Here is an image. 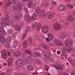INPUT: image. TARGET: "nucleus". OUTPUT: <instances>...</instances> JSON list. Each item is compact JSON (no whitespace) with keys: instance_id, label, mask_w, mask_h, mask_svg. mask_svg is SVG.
Masks as SVG:
<instances>
[{"instance_id":"f257e3e1","label":"nucleus","mask_w":75,"mask_h":75,"mask_svg":"<svg viewBox=\"0 0 75 75\" xmlns=\"http://www.w3.org/2000/svg\"><path fill=\"white\" fill-rule=\"evenodd\" d=\"M12 25L14 27H15V29L18 31H20L21 27H20V26L18 23L17 21L16 20L14 19L13 20L12 22Z\"/></svg>"},{"instance_id":"f03ea898","label":"nucleus","mask_w":75,"mask_h":75,"mask_svg":"<svg viewBox=\"0 0 75 75\" xmlns=\"http://www.w3.org/2000/svg\"><path fill=\"white\" fill-rule=\"evenodd\" d=\"M73 42H74L73 41H72V40L71 39L68 38L67 40H66L64 44L66 46L70 47V46H71V45L73 44Z\"/></svg>"},{"instance_id":"7ed1b4c3","label":"nucleus","mask_w":75,"mask_h":75,"mask_svg":"<svg viewBox=\"0 0 75 75\" xmlns=\"http://www.w3.org/2000/svg\"><path fill=\"white\" fill-rule=\"evenodd\" d=\"M1 24H2L3 26L7 25V24H10L11 22L7 20L6 21V19L4 18L2 19H1Z\"/></svg>"},{"instance_id":"20e7f679","label":"nucleus","mask_w":75,"mask_h":75,"mask_svg":"<svg viewBox=\"0 0 75 75\" xmlns=\"http://www.w3.org/2000/svg\"><path fill=\"white\" fill-rule=\"evenodd\" d=\"M63 49L64 51H67L68 53H71V52H72L74 51V49L73 48L68 46L64 47Z\"/></svg>"},{"instance_id":"39448f33","label":"nucleus","mask_w":75,"mask_h":75,"mask_svg":"<svg viewBox=\"0 0 75 75\" xmlns=\"http://www.w3.org/2000/svg\"><path fill=\"white\" fill-rule=\"evenodd\" d=\"M23 5L21 4H19L18 5H17V7L15 5H14L13 6V9L14 10L18 9L20 11L22 10V6Z\"/></svg>"},{"instance_id":"423d86ee","label":"nucleus","mask_w":75,"mask_h":75,"mask_svg":"<svg viewBox=\"0 0 75 75\" xmlns=\"http://www.w3.org/2000/svg\"><path fill=\"white\" fill-rule=\"evenodd\" d=\"M16 64L17 66L21 67L24 65V61L21 59H18L16 61Z\"/></svg>"},{"instance_id":"0eeeda50","label":"nucleus","mask_w":75,"mask_h":75,"mask_svg":"<svg viewBox=\"0 0 75 75\" xmlns=\"http://www.w3.org/2000/svg\"><path fill=\"white\" fill-rule=\"evenodd\" d=\"M14 16L16 18L18 19H20V18H21L22 17L23 15L22 14V13L21 12H16L15 13Z\"/></svg>"},{"instance_id":"6e6552de","label":"nucleus","mask_w":75,"mask_h":75,"mask_svg":"<svg viewBox=\"0 0 75 75\" xmlns=\"http://www.w3.org/2000/svg\"><path fill=\"white\" fill-rule=\"evenodd\" d=\"M24 61L25 62L27 63H31L33 61V59L31 56H28L25 58Z\"/></svg>"},{"instance_id":"1a4fd4ad","label":"nucleus","mask_w":75,"mask_h":75,"mask_svg":"<svg viewBox=\"0 0 75 75\" xmlns=\"http://www.w3.org/2000/svg\"><path fill=\"white\" fill-rule=\"evenodd\" d=\"M42 31L44 33H47L48 32V27L47 26L44 25L42 27Z\"/></svg>"},{"instance_id":"9d476101","label":"nucleus","mask_w":75,"mask_h":75,"mask_svg":"<svg viewBox=\"0 0 75 75\" xmlns=\"http://www.w3.org/2000/svg\"><path fill=\"white\" fill-rule=\"evenodd\" d=\"M54 42L56 45H64V43H63L62 41L61 40H58L57 39H55Z\"/></svg>"},{"instance_id":"9b49d317","label":"nucleus","mask_w":75,"mask_h":75,"mask_svg":"<svg viewBox=\"0 0 75 75\" xmlns=\"http://www.w3.org/2000/svg\"><path fill=\"white\" fill-rule=\"evenodd\" d=\"M62 27L61 25L58 23L55 24L54 25V29L55 30H59L60 28H61Z\"/></svg>"},{"instance_id":"f8f14e48","label":"nucleus","mask_w":75,"mask_h":75,"mask_svg":"<svg viewBox=\"0 0 75 75\" xmlns=\"http://www.w3.org/2000/svg\"><path fill=\"white\" fill-rule=\"evenodd\" d=\"M21 53L19 51H16L13 54L15 57H20L21 56Z\"/></svg>"},{"instance_id":"ddd939ff","label":"nucleus","mask_w":75,"mask_h":75,"mask_svg":"<svg viewBox=\"0 0 75 75\" xmlns=\"http://www.w3.org/2000/svg\"><path fill=\"white\" fill-rule=\"evenodd\" d=\"M67 36V34L66 33H60L59 35V37L60 39H63L64 38Z\"/></svg>"},{"instance_id":"4468645a","label":"nucleus","mask_w":75,"mask_h":75,"mask_svg":"<svg viewBox=\"0 0 75 75\" xmlns=\"http://www.w3.org/2000/svg\"><path fill=\"white\" fill-rule=\"evenodd\" d=\"M27 70L30 71H32L34 70V68L31 65H28L27 67Z\"/></svg>"},{"instance_id":"2eb2a0df","label":"nucleus","mask_w":75,"mask_h":75,"mask_svg":"<svg viewBox=\"0 0 75 75\" xmlns=\"http://www.w3.org/2000/svg\"><path fill=\"white\" fill-rule=\"evenodd\" d=\"M54 68L57 69H59V70H61L62 69V66L60 64H57L56 66H54Z\"/></svg>"},{"instance_id":"dca6fc26","label":"nucleus","mask_w":75,"mask_h":75,"mask_svg":"<svg viewBox=\"0 0 75 75\" xmlns=\"http://www.w3.org/2000/svg\"><path fill=\"white\" fill-rule=\"evenodd\" d=\"M2 56L4 58H7V53L5 51H3L2 52Z\"/></svg>"},{"instance_id":"f3484780","label":"nucleus","mask_w":75,"mask_h":75,"mask_svg":"<svg viewBox=\"0 0 75 75\" xmlns=\"http://www.w3.org/2000/svg\"><path fill=\"white\" fill-rule=\"evenodd\" d=\"M45 12H46V10H45V9H42L41 10L40 14V16L41 17L43 16H44V13Z\"/></svg>"},{"instance_id":"a211bd4d","label":"nucleus","mask_w":75,"mask_h":75,"mask_svg":"<svg viewBox=\"0 0 75 75\" xmlns=\"http://www.w3.org/2000/svg\"><path fill=\"white\" fill-rule=\"evenodd\" d=\"M54 16V14L51 12H50L48 16V19H49V20H51V19L53 18Z\"/></svg>"},{"instance_id":"6ab92c4d","label":"nucleus","mask_w":75,"mask_h":75,"mask_svg":"<svg viewBox=\"0 0 75 75\" xmlns=\"http://www.w3.org/2000/svg\"><path fill=\"white\" fill-rule=\"evenodd\" d=\"M25 18L28 22L31 21V19H30V16L26 14L25 16Z\"/></svg>"},{"instance_id":"aec40b11","label":"nucleus","mask_w":75,"mask_h":75,"mask_svg":"<svg viewBox=\"0 0 75 75\" xmlns=\"http://www.w3.org/2000/svg\"><path fill=\"white\" fill-rule=\"evenodd\" d=\"M18 44V42L16 41H14L12 45V47L13 48H16V46H17V45Z\"/></svg>"},{"instance_id":"412c9836","label":"nucleus","mask_w":75,"mask_h":75,"mask_svg":"<svg viewBox=\"0 0 75 75\" xmlns=\"http://www.w3.org/2000/svg\"><path fill=\"white\" fill-rule=\"evenodd\" d=\"M8 66H11L13 64V59L11 58H9L8 62Z\"/></svg>"},{"instance_id":"4be33fe9","label":"nucleus","mask_w":75,"mask_h":75,"mask_svg":"<svg viewBox=\"0 0 75 75\" xmlns=\"http://www.w3.org/2000/svg\"><path fill=\"white\" fill-rule=\"evenodd\" d=\"M47 36L49 40H53V38H54V36H53V35H52V34L49 33L48 34Z\"/></svg>"},{"instance_id":"5701e85b","label":"nucleus","mask_w":75,"mask_h":75,"mask_svg":"<svg viewBox=\"0 0 75 75\" xmlns=\"http://www.w3.org/2000/svg\"><path fill=\"white\" fill-rule=\"evenodd\" d=\"M5 4H6L7 6H9L11 4V1L10 0H6L5 1Z\"/></svg>"},{"instance_id":"b1692460","label":"nucleus","mask_w":75,"mask_h":75,"mask_svg":"<svg viewBox=\"0 0 75 75\" xmlns=\"http://www.w3.org/2000/svg\"><path fill=\"white\" fill-rule=\"evenodd\" d=\"M37 25H38V23L37 22H34L33 23L32 28H35Z\"/></svg>"},{"instance_id":"393cba45","label":"nucleus","mask_w":75,"mask_h":75,"mask_svg":"<svg viewBox=\"0 0 75 75\" xmlns=\"http://www.w3.org/2000/svg\"><path fill=\"white\" fill-rule=\"evenodd\" d=\"M47 59H49L50 62H51V63H52L54 62V59L53 58H50V57H47Z\"/></svg>"},{"instance_id":"a878e982","label":"nucleus","mask_w":75,"mask_h":75,"mask_svg":"<svg viewBox=\"0 0 75 75\" xmlns=\"http://www.w3.org/2000/svg\"><path fill=\"white\" fill-rule=\"evenodd\" d=\"M28 5L30 8L32 7V1L29 0L28 1Z\"/></svg>"},{"instance_id":"bb28decb","label":"nucleus","mask_w":75,"mask_h":75,"mask_svg":"<svg viewBox=\"0 0 75 75\" xmlns=\"http://www.w3.org/2000/svg\"><path fill=\"white\" fill-rule=\"evenodd\" d=\"M37 18V15L35 13H34L32 17V20H35Z\"/></svg>"},{"instance_id":"cd10ccee","label":"nucleus","mask_w":75,"mask_h":75,"mask_svg":"<svg viewBox=\"0 0 75 75\" xmlns=\"http://www.w3.org/2000/svg\"><path fill=\"white\" fill-rule=\"evenodd\" d=\"M23 45L24 47H26L28 45V41H25L23 42Z\"/></svg>"},{"instance_id":"c85d7f7f","label":"nucleus","mask_w":75,"mask_h":75,"mask_svg":"<svg viewBox=\"0 0 75 75\" xmlns=\"http://www.w3.org/2000/svg\"><path fill=\"white\" fill-rule=\"evenodd\" d=\"M40 53L38 52H36L34 54H33V56L34 57H36L37 56L38 57H40Z\"/></svg>"},{"instance_id":"c756f323","label":"nucleus","mask_w":75,"mask_h":75,"mask_svg":"<svg viewBox=\"0 0 75 75\" xmlns=\"http://www.w3.org/2000/svg\"><path fill=\"white\" fill-rule=\"evenodd\" d=\"M67 6L68 7L70 8V9H72L74 8V7L71 5V4L68 3L67 4Z\"/></svg>"},{"instance_id":"7c9ffc66","label":"nucleus","mask_w":75,"mask_h":75,"mask_svg":"<svg viewBox=\"0 0 75 75\" xmlns=\"http://www.w3.org/2000/svg\"><path fill=\"white\" fill-rule=\"evenodd\" d=\"M67 19L69 21H71L73 20V17L71 16H69L68 17Z\"/></svg>"},{"instance_id":"2f4dec72","label":"nucleus","mask_w":75,"mask_h":75,"mask_svg":"<svg viewBox=\"0 0 75 75\" xmlns=\"http://www.w3.org/2000/svg\"><path fill=\"white\" fill-rule=\"evenodd\" d=\"M40 8L39 7L36 8L35 10V12L37 14H39L40 13Z\"/></svg>"},{"instance_id":"473e14b6","label":"nucleus","mask_w":75,"mask_h":75,"mask_svg":"<svg viewBox=\"0 0 75 75\" xmlns=\"http://www.w3.org/2000/svg\"><path fill=\"white\" fill-rule=\"evenodd\" d=\"M25 52L26 53H28V54H30V55H32L33 53H32V51L30 50H26L25 51Z\"/></svg>"},{"instance_id":"72a5a7b5","label":"nucleus","mask_w":75,"mask_h":75,"mask_svg":"<svg viewBox=\"0 0 75 75\" xmlns=\"http://www.w3.org/2000/svg\"><path fill=\"white\" fill-rule=\"evenodd\" d=\"M30 28L28 26L25 30V32L26 33H28L30 31Z\"/></svg>"},{"instance_id":"f704fd0d","label":"nucleus","mask_w":75,"mask_h":75,"mask_svg":"<svg viewBox=\"0 0 75 75\" xmlns=\"http://www.w3.org/2000/svg\"><path fill=\"white\" fill-rule=\"evenodd\" d=\"M1 43L4 44L6 42V39L4 38L0 40Z\"/></svg>"},{"instance_id":"c9c22d12","label":"nucleus","mask_w":75,"mask_h":75,"mask_svg":"<svg viewBox=\"0 0 75 75\" xmlns=\"http://www.w3.org/2000/svg\"><path fill=\"white\" fill-rule=\"evenodd\" d=\"M41 24L40 23H39L38 24V26L37 28V30H38V31H40V30H41Z\"/></svg>"},{"instance_id":"e433bc0d","label":"nucleus","mask_w":75,"mask_h":75,"mask_svg":"<svg viewBox=\"0 0 75 75\" xmlns=\"http://www.w3.org/2000/svg\"><path fill=\"white\" fill-rule=\"evenodd\" d=\"M6 40L8 42H10L11 40V38L10 37H7Z\"/></svg>"},{"instance_id":"4c0bfd02","label":"nucleus","mask_w":75,"mask_h":75,"mask_svg":"<svg viewBox=\"0 0 75 75\" xmlns=\"http://www.w3.org/2000/svg\"><path fill=\"white\" fill-rule=\"evenodd\" d=\"M17 35V33L15 32L12 35V36L13 38H15Z\"/></svg>"},{"instance_id":"58836bf2","label":"nucleus","mask_w":75,"mask_h":75,"mask_svg":"<svg viewBox=\"0 0 75 75\" xmlns=\"http://www.w3.org/2000/svg\"><path fill=\"white\" fill-rule=\"evenodd\" d=\"M11 70H10V68H8L6 71V73H7L8 74H10L11 73Z\"/></svg>"},{"instance_id":"ea45409f","label":"nucleus","mask_w":75,"mask_h":75,"mask_svg":"<svg viewBox=\"0 0 75 75\" xmlns=\"http://www.w3.org/2000/svg\"><path fill=\"white\" fill-rule=\"evenodd\" d=\"M7 33L8 34H11L13 33V30L10 29L8 31Z\"/></svg>"},{"instance_id":"a19ab883","label":"nucleus","mask_w":75,"mask_h":75,"mask_svg":"<svg viewBox=\"0 0 75 75\" xmlns=\"http://www.w3.org/2000/svg\"><path fill=\"white\" fill-rule=\"evenodd\" d=\"M27 35V34L26 33H24L23 34V35L22 36V39L23 40H24V38H25L26 36Z\"/></svg>"},{"instance_id":"79ce46f5","label":"nucleus","mask_w":75,"mask_h":75,"mask_svg":"<svg viewBox=\"0 0 75 75\" xmlns=\"http://www.w3.org/2000/svg\"><path fill=\"white\" fill-rule=\"evenodd\" d=\"M59 9L60 11H63V6H59Z\"/></svg>"},{"instance_id":"37998d69","label":"nucleus","mask_w":75,"mask_h":75,"mask_svg":"<svg viewBox=\"0 0 75 75\" xmlns=\"http://www.w3.org/2000/svg\"><path fill=\"white\" fill-rule=\"evenodd\" d=\"M5 17L7 20H9V18H10V16L8 15H6L5 16Z\"/></svg>"},{"instance_id":"c03bdc74","label":"nucleus","mask_w":75,"mask_h":75,"mask_svg":"<svg viewBox=\"0 0 75 75\" xmlns=\"http://www.w3.org/2000/svg\"><path fill=\"white\" fill-rule=\"evenodd\" d=\"M49 4V3H48V2L46 1L44 3V5H45V6H48Z\"/></svg>"},{"instance_id":"a18cd8bd","label":"nucleus","mask_w":75,"mask_h":75,"mask_svg":"<svg viewBox=\"0 0 75 75\" xmlns=\"http://www.w3.org/2000/svg\"><path fill=\"white\" fill-rule=\"evenodd\" d=\"M4 30V28L2 26H1L0 27V32L1 33L2 32V31H3Z\"/></svg>"},{"instance_id":"49530a36","label":"nucleus","mask_w":75,"mask_h":75,"mask_svg":"<svg viewBox=\"0 0 75 75\" xmlns=\"http://www.w3.org/2000/svg\"><path fill=\"white\" fill-rule=\"evenodd\" d=\"M67 9V7L65 6H63V11H65Z\"/></svg>"},{"instance_id":"de8ad7c7","label":"nucleus","mask_w":75,"mask_h":75,"mask_svg":"<svg viewBox=\"0 0 75 75\" xmlns=\"http://www.w3.org/2000/svg\"><path fill=\"white\" fill-rule=\"evenodd\" d=\"M45 69L46 71H48V67L47 66H45Z\"/></svg>"},{"instance_id":"09e8293b","label":"nucleus","mask_w":75,"mask_h":75,"mask_svg":"<svg viewBox=\"0 0 75 75\" xmlns=\"http://www.w3.org/2000/svg\"><path fill=\"white\" fill-rule=\"evenodd\" d=\"M52 6H54L57 4V3H56L55 1H53L52 2Z\"/></svg>"},{"instance_id":"8fccbe9b","label":"nucleus","mask_w":75,"mask_h":75,"mask_svg":"<svg viewBox=\"0 0 75 75\" xmlns=\"http://www.w3.org/2000/svg\"><path fill=\"white\" fill-rule=\"evenodd\" d=\"M68 60L69 61V62H70V63H71V62L73 61V59H71L70 58H68Z\"/></svg>"},{"instance_id":"3c124183","label":"nucleus","mask_w":75,"mask_h":75,"mask_svg":"<svg viewBox=\"0 0 75 75\" xmlns=\"http://www.w3.org/2000/svg\"><path fill=\"white\" fill-rule=\"evenodd\" d=\"M50 55V54L49 52H47L46 53V57H49Z\"/></svg>"},{"instance_id":"603ef678","label":"nucleus","mask_w":75,"mask_h":75,"mask_svg":"<svg viewBox=\"0 0 75 75\" xmlns=\"http://www.w3.org/2000/svg\"><path fill=\"white\" fill-rule=\"evenodd\" d=\"M2 34H3V35H6V32L4 30L3 31L1 32Z\"/></svg>"},{"instance_id":"864d4df0","label":"nucleus","mask_w":75,"mask_h":75,"mask_svg":"<svg viewBox=\"0 0 75 75\" xmlns=\"http://www.w3.org/2000/svg\"><path fill=\"white\" fill-rule=\"evenodd\" d=\"M71 63L73 65H74V66H75V61H74V60H73V61H72Z\"/></svg>"},{"instance_id":"5fc2aeb1","label":"nucleus","mask_w":75,"mask_h":75,"mask_svg":"<svg viewBox=\"0 0 75 75\" xmlns=\"http://www.w3.org/2000/svg\"><path fill=\"white\" fill-rule=\"evenodd\" d=\"M36 62L37 64H40V63L41 62V60H37L36 61Z\"/></svg>"},{"instance_id":"6e6d98bb","label":"nucleus","mask_w":75,"mask_h":75,"mask_svg":"<svg viewBox=\"0 0 75 75\" xmlns=\"http://www.w3.org/2000/svg\"><path fill=\"white\" fill-rule=\"evenodd\" d=\"M3 38H4L3 37V36L1 34H0V40Z\"/></svg>"},{"instance_id":"4d7b16f0","label":"nucleus","mask_w":75,"mask_h":75,"mask_svg":"<svg viewBox=\"0 0 75 75\" xmlns=\"http://www.w3.org/2000/svg\"><path fill=\"white\" fill-rule=\"evenodd\" d=\"M46 40L47 42H50V39L48 38H46Z\"/></svg>"},{"instance_id":"13d9d810","label":"nucleus","mask_w":75,"mask_h":75,"mask_svg":"<svg viewBox=\"0 0 75 75\" xmlns=\"http://www.w3.org/2000/svg\"><path fill=\"white\" fill-rule=\"evenodd\" d=\"M57 54L58 55H60V54H61V51H58L57 52Z\"/></svg>"},{"instance_id":"bf43d9fd","label":"nucleus","mask_w":75,"mask_h":75,"mask_svg":"<svg viewBox=\"0 0 75 75\" xmlns=\"http://www.w3.org/2000/svg\"><path fill=\"white\" fill-rule=\"evenodd\" d=\"M12 1L13 3H16L17 2V0H12Z\"/></svg>"},{"instance_id":"052dcab7","label":"nucleus","mask_w":75,"mask_h":75,"mask_svg":"<svg viewBox=\"0 0 75 75\" xmlns=\"http://www.w3.org/2000/svg\"><path fill=\"white\" fill-rule=\"evenodd\" d=\"M29 41L30 42H31L32 41H33V39L31 38H29Z\"/></svg>"},{"instance_id":"680f3d73","label":"nucleus","mask_w":75,"mask_h":75,"mask_svg":"<svg viewBox=\"0 0 75 75\" xmlns=\"http://www.w3.org/2000/svg\"><path fill=\"white\" fill-rule=\"evenodd\" d=\"M71 75H75V72L72 71L71 72Z\"/></svg>"},{"instance_id":"e2e57ef3","label":"nucleus","mask_w":75,"mask_h":75,"mask_svg":"<svg viewBox=\"0 0 75 75\" xmlns=\"http://www.w3.org/2000/svg\"><path fill=\"white\" fill-rule=\"evenodd\" d=\"M42 47L43 48H47V46L45 45H44Z\"/></svg>"},{"instance_id":"0e129e2a","label":"nucleus","mask_w":75,"mask_h":75,"mask_svg":"<svg viewBox=\"0 0 75 75\" xmlns=\"http://www.w3.org/2000/svg\"><path fill=\"white\" fill-rule=\"evenodd\" d=\"M24 9L25 11H28V10L27 9V8H24Z\"/></svg>"},{"instance_id":"69168bd1","label":"nucleus","mask_w":75,"mask_h":75,"mask_svg":"<svg viewBox=\"0 0 75 75\" xmlns=\"http://www.w3.org/2000/svg\"><path fill=\"white\" fill-rule=\"evenodd\" d=\"M8 56H10L11 55V53L10 52H8Z\"/></svg>"},{"instance_id":"338daca9","label":"nucleus","mask_w":75,"mask_h":75,"mask_svg":"<svg viewBox=\"0 0 75 75\" xmlns=\"http://www.w3.org/2000/svg\"><path fill=\"white\" fill-rule=\"evenodd\" d=\"M64 24L65 26H67V25H68V23H64Z\"/></svg>"},{"instance_id":"774afa93","label":"nucleus","mask_w":75,"mask_h":75,"mask_svg":"<svg viewBox=\"0 0 75 75\" xmlns=\"http://www.w3.org/2000/svg\"><path fill=\"white\" fill-rule=\"evenodd\" d=\"M0 75H7L5 73H2Z\"/></svg>"}]
</instances>
